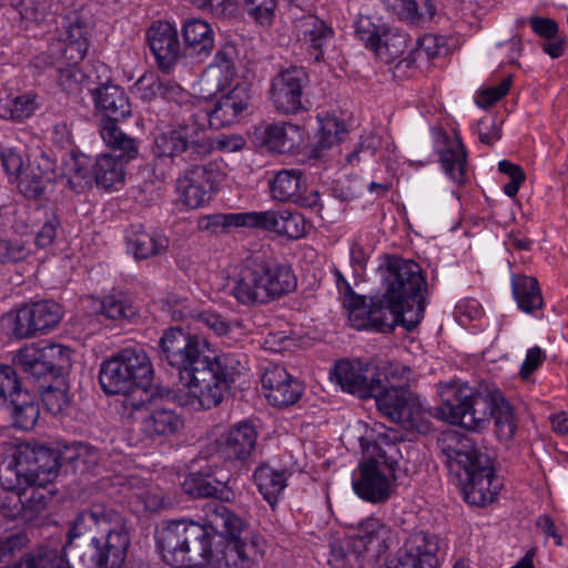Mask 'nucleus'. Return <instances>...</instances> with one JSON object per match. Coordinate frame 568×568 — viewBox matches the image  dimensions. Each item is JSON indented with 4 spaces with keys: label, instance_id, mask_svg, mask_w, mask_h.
I'll return each mask as SVG.
<instances>
[{
    "label": "nucleus",
    "instance_id": "nucleus-1",
    "mask_svg": "<svg viewBox=\"0 0 568 568\" xmlns=\"http://www.w3.org/2000/svg\"><path fill=\"white\" fill-rule=\"evenodd\" d=\"M204 510L203 524L175 519L156 527L162 560L173 568H252L263 556V540H244L242 519L221 501L209 503Z\"/></svg>",
    "mask_w": 568,
    "mask_h": 568
},
{
    "label": "nucleus",
    "instance_id": "nucleus-2",
    "mask_svg": "<svg viewBox=\"0 0 568 568\" xmlns=\"http://www.w3.org/2000/svg\"><path fill=\"white\" fill-rule=\"evenodd\" d=\"M204 345L199 336L180 327L164 331L159 342L161 358L178 368L185 381V390L178 396L180 405L194 410L217 406L241 365L233 354L205 355Z\"/></svg>",
    "mask_w": 568,
    "mask_h": 568
},
{
    "label": "nucleus",
    "instance_id": "nucleus-3",
    "mask_svg": "<svg viewBox=\"0 0 568 568\" xmlns=\"http://www.w3.org/2000/svg\"><path fill=\"white\" fill-rule=\"evenodd\" d=\"M383 294L371 298V329L390 332L402 325L413 331L425 312L426 281L419 264L399 256H386L381 265Z\"/></svg>",
    "mask_w": 568,
    "mask_h": 568
},
{
    "label": "nucleus",
    "instance_id": "nucleus-4",
    "mask_svg": "<svg viewBox=\"0 0 568 568\" xmlns=\"http://www.w3.org/2000/svg\"><path fill=\"white\" fill-rule=\"evenodd\" d=\"M437 393L442 405L433 408L435 417L473 432L486 428L493 418L500 440L514 437L517 422L513 407L500 390L450 381L440 383Z\"/></svg>",
    "mask_w": 568,
    "mask_h": 568
},
{
    "label": "nucleus",
    "instance_id": "nucleus-5",
    "mask_svg": "<svg viewBox=\"0 0 568 568\" xmlns=\"http://www.w3.org/2000/svg\"><path fill=\"white\" fill-rule=\"evenodd\" d=\"M445 463L462 486L464 499L474 506L495 500L501 484L494 474L490 456L471 439L457 437L440 444Z\"/></svg>",
    "mask_w": 568,
    "mask_h": 568
},
{
    "label": "nucleus",
    "instance_id": "nucleus-6",
    "mask_svg": "<svg viewBox=\"0 0 568 568\" xmlns=\"http://www.w3.org/2000/svg\"><path fill=\"white\" fill-rule=\"evenodd\" d=\"M91 534L92 560L97 568H121L130 545L124 518L113 508L93 505L78 514L68 532L69 544Z\"/></svg>",
    "mask_w": 568,
    "mask_h": 568
},
{
    "label": "nucleus",
    "instance_id": "nucleus-7",
    "mask_svg": "<svg viewBox=\"0 0 568 568\" xmlns=\"http://www.w3.org/2000/svg\"><path fill=\"white\" fill-rule=\"evenodd\" d=\"M296 285L290 266L252 261L232 278L231 294L242 305H263L293 292Z\"/></svg>",
    "mask_w": 568,
    "mask_h": 568
},
{
    "label": "nucleus",
    "instance_id": "nucleus-8",
    "mask_svg": "<svg viewBox=\"0 0 568 568\" xmlns=\"http://www.w3.org/2000/svg\"><path fill=\"white\" fill-rule=\"evenodd\" d=\"M59 454L43 445L22 443L0 468V483L9 487L47 486L58 476Z\"/></svg>",
    "mask_w": 568,
    "mask_h": 568
},
{
    "label": "nucleus",
    "instance_id": "nucleus-9",
    "mask_svg": "<svg viewBox=\"0 0 568 568\" xmlns=\"http://www.w3.org/2000/svg\"><path fill=\"white\" fill-rule=\"evenodd\" d=\"M91 93L95 109L105 116L100 124L102 140L114 151H119L120 158H135V140L123 133L116 124V121L131 114V104L124 89L118 84L102 83L93 87Z\"/></svg>",
    "mask_w": 568,
    "mask_h": 568
},
{
    "label": "nucleus",
    "instance_id": "nucleus-10",
    "mask_svg": "<svg viewBox=\"0 0 568 568\" xmlns=\"http://www.w3.org/2000/svg\"><path fill=\"white\" fill-rule=\"evenodd\" d=\"M373 447L377 450L379 460L369 459L359 466L358 473L353 477V489L359 498L377 504L386 501L392 494L390 481L378 463H384L394 470L400 452L388 434H379L374 439Z\"/></svg>",
    "mask_w": 568,
    "mask_h": 568
},
{
    "label": "nucleus",
    "instance_id": "nucleus-11",
    "mask_svg": "<svg viewBox=\"0 0 568 568\" xmlns=\"http://www.w3.org/2000/svg\"><path fill=\"white\" fill-rule=\"evenodd\" d=\"M214 144L205 134L200 116L193 114L174 129L161 133L154 140L153 153L159 159L181 158L183 161L206 159Z\"/></svg>",
    "mask_w": 568,
    "mask_h": 568
},
{
    "label": "nucleus",
    "instance_id": "nucleus-12",
    "mask_svg": "<svg viewBox=\"0 0 568 568\" xmlns=\"http://www.w3.org/2000/svg\"><path fill=\"white\" fill-rule=\"evenodd\" d=\"M0 409L8 412L12 426L29 430L39 418V406L34 397L22 390L13 367L0 364Z\"/></svg>",
    "mask_w": 568,
    "mask_h": 568
},
{
    "label": "nucleus",
    "instance_id": "nucleus-13",
    "mask_svg": "<svg viewBox=\"0 0 568 568\" xmlns=\"http://www.w3.org/2000/svg\"><path fill=\"white\" fill-rule=\"evenodd\" d=\"M308 74L302 67H290L280 71L271 81L268 99L274 109L285 115L307 110L305 89Z\"/></svg>",
    "mask_w": 568,
    "mask_h": 568
},
{
    "label": "nucleus",
    "instance_id": "nucleus-14",
    "mask_svg": "<svg viewBox=\"0 0 568 568\" xmlns=\"http://www.w3.org/2000/svg\"><path fill=\"white\" fill-rule=\"evenodd\" d=\"M14 363L34 379L61 374L71 365L70 349L59 344L27 345L18 351Z\"/></svg>",
    "mask_w": 568,
    "mask_h": 568
},
{
    "label": "nucleus",
    "instance_id": "nucleus-15",
    "mask_svg": "<svg viewBox=\"0 0 568 568\" xmlns=\"http://www.w3.org/2000/svg\"><path fill=\"white\" fill-rule=\"evenodd\" d=\"M99 383L108 395H122V406L126 410H139L150 403V393L144 386H135L124 373L119 358L113 355L103 361L99 373Z\"/></svg>",
    "mask_w": 568,
    "mask_h": 568
},
{
    "label": "nucleus",
    "instance_id": "nucleus-16",
    "mask_svg": "<svg viewBox=\"0 0 568 568\" xmlns=\"http://www.w3.org/2000/svg\"><path fill=\"white\" fill-rule=\"evenodd\" d=\"M223 173L216 163L192 165L178 179V190L190 209L209 203L221 182Z\"/></svg>",
    "mask_w": 568,
    "mask_h": 568
},
{
    "label": "nucleus",
    "instance_id": "nucleus-17",
    "mask_svg": "<svg viewBox=\"0 0 568 568\" xmlns=\"http://www.w3.org/2000/svg\"><path fill=\"white\" fill-rule=\"evenodd\" d=\"M378 412L388 420L413 427L422 412L418 397L407 386H388L374 392Z\"/></svg>",
    "mask_w": 568,
    "mask_h": 568
},
{
    "label": "nucleus",
    "instance_id": "nucleus-18",
    "mask_svg": "<svg viewBox=\"0 0 568 568\" xmlns=\"http://www.w3.org/2000/svg\"><path fill=\"white\" fill-rule=\"evenodd\" d=\"M67 41L62 55L68 60L81 61L88 52V36L93 27V16L89 7L80 1H72L63 13Z\"/></svg>",
    "mask_w": 568,
    "mask_h": 568
},
{
    "label": "nucleus",
    "instance_id": "nucleus-19",
    "mask_svg": "<svg viewBox=\"0 0 568 568\" xmlns=\"http://www.w3.org/2000/svg\"><path fill=\"white\" fill-rule=\"evenodd\" d=\"M373 364H363L359 361L342 359L335 364L333 378L344 392L361 398L371 397L382 384L376 377Z\"/></svg>",
    "mask_w": 568,
    "mask_h": 568
},
{
    "label": "nucleus",
    "instance_id": "nucleus-20",
    "mask_svg": "<svg viewBox=\"0 0 568 568\" xmlns=\"http://www.w3.org/2000/svg\"><path fill=\"white\" fill-rule=\"evenodd\" d=\"M271 195L278 202H292L314 209L320 205V193L307 191L306 179L300 170H282L270 181Z\"/></svg>",
    "mask_w": 568,
    "mask_h": 568
},
{
    "label": "nucleus",
    "instance_id": "nucleus-21",
    "mask_svg": "<svg viewBox=\"0 0 568 568\" xmlns=\"http://www.w3.org/2000/svg\"><path fill=\"white\" fill-rule=\"evenodd\" d=\"M250 101L251 95L247 88L243 84H236L216 101L210 112L201 111L193 115L200 116V123L206 121L211 129L220 130L237 123Z\"/></svg>",
    "mask_w": 568,
    "mask_h": 568
},
{
    "label": "nucleus",
    "instance_id": "nucleus-22",
    "mask_svg": "<svg viewBox=\"0 0 568 568\" xmlns=\"http://www.w3.org/2000/svg\"><path fill=\"white\" fill-rule=\"evenodd\" d=\"M261 382L267 402L276 407L295 404L303 393L302 384L277 364L265 367Z\"/></svg>",
    "mask_w": 568,
    "mask_h": 568
},
{
    "label": "nucleus",
    "instance_id": "nucleus-23",
    "mask_svg": "<svg viewBox=\"0 0 568 568\" xmlns=\"http://www.w3.org/2000/svg\"><path fill=\"white\" fill-rule=\"evenodd\" d=\"M237 52L234 45L225 44L215 54L214 60L203 72L200 80V91L206 97H213L232 85L235 79V59Z\"/></svg>",
    "mask_w": 568,
    "mask_h": 568
},
{
    "label": "nucleus",
    "instance_id": "nucleus-24",
    "mask_svg": "<svg viewBox=\"0 0 568 568\" xmlns=\"http://www.w3.org/2000/svg\"><path fill=\"white\" fill-rule=\"evenodd\" d=\"M252 227L274 232L292 240L303 237L308 227L305 217L301 213L287 210L252 212Z\"/></svg>",
    "mask_w": 568,
    "mask_h": 568
},
{
    "label": "nucleus",
    "instance_id": "nucleus-25",
    "mask_svg": "<svg viewBox=\"0 0 568 568\" xmlns=\"http://www.w3.org/2000/svg\"><path fill=\"white\" fill-rule=\"evenodd\" d=\"M148 43L163 71H169L180 58L178 31L169 22H154L148 31Z\"/></svg>",
    "mask_w": 568,
    "mask_h": 568
},
{
    "label": "nucleus",
    "instance_id": "nucleus-26",
    "mask_svg": "<svg viewBox=\"0 0 568 568\" xmlns=\"http://www.w3.org/2000/svg\"><path fill=\"white\" fill-rule=\"evenodd\" d=\"M256 439L255 427L248 422H242L221 434L216 447L227 459L246 460L255 448Z\"/></svg>",
    "mask_w": 568,
    "mask_h": 568
},
{
    "label": "nucleus",
    "instance_id": "nucleus-27",
    "mask_svg": "<svg viewBox=\"0 0 568 568\" xmlns=\"http://www.w3.org/2000/svg\"><path fill=\"white\" fill-rule=\"evenodd\" d=\"M141 413V432L148 437L168 436L176 433L183 426V420L172 409L155 405L150 398L139 410Z\"/></svg>",
    "mask_w": 568,
    "mask_h": 568
},
{
    "label": "nucleus",
    "instance_id": "nucleus-28",
    "mask_svg": "<svg viewBox=\"0 0 568 568\" xmlns=\"http://www.w3.org/2000/svg\"><path fill=\"white\" fill-rule=\"evenodd\" d=\"M57 179L55 162L47 153H40L32 164H28V172L19 183L20 192L29 199L43 194L49 184Z\"/></svg>",
    "mask_w": 568,
    "mask_h": 568
},
{
    "label": "nucleus",
    "instance_id": "nucleus-29",
    "mask_svg": "<svg viewBox=\"0 0 568 568\" xmlns=\"http://www.w3.org/2000/svg\"><path fill=\"white\" fill-rule=\"evenodd\" d=\"M114 355L133 384L146 387L153 376L152 363L146 352L141 346H130Z\"/></svg>",
    "mask_w": 568,
    "mask_h": 568
},
{
    "label": "nucleus",
    "instance_id": "nucleus-30",
    "mask_svg": "<svg viewBox=\"0 0 568 568\" xmlns=\"http://www.w3.org/2000/svg\"><path fill=\"white\" fill-rule=\"evenodd\" d=\"M128 250L136 260L161 255L169 247V239L158 232H148L143 227L132 230L126 235Z\"/></svg>",
    "mask_w": 568,
    "mask_h": 568
},
{
    "label": "nucleus",
    "instance_id": "nucleus-31",
    "mask_svg": "<svg viewBox=\"0 0 568 568\" xmlns=\"http://www.w3.org/2000/svg\"><path fill=\"white\" fill-rule=\"evenodd\" d=\"M189 54L206 58L214 47L213 30L205 21L192 19L184 23L182 30Z\"/></svg>",
    "mask_w": 568,
    "mask_h": 568
},
{
    "label": "nucleus",
    "instance_id": "nucleus-32",
    "mask_svg": "<svg viewBox=\"0 0 568 568\" xmlns=\"http://www.w3.org/2000/svg\"><path fill=\"white\" fill-rule=\"evenodd\" d=\"M302 129L293 123H272L264 129V143L274 152H288L303 143Z\"/></svg>",
    "mask_w": 568,
    "mask_h": 568
},
{
    "label": "nucleus",
    "instance_id": "nucleus-33",
    "mask_svg": "<svg viewBox=\"0 0 568 568\" xmlns=\"http://www.w3.org/2000/svg\"><path fill=\"white\" fill-rule=\"evenodd\" d=\"M335 282L339 294L342 295L343 305L348 311V322L356 329L371 328V321L364 318L368 316V307L362 296L354 293L349 283L345 280L343 274L338 271H334Z\"/></svg>",
    "mask_w": 568,
    "mask_h": 568
},
{
    "label": "nucleus",
    "instance_id": "nucleus-34",
    "mask_svg": "<svg viewBox=\"0 0 568 568\" xmlns=\"http://www.w3.org/2000/svg\"><path fill=\"white\" fill-rule=\"evenodd\" d=\"M60 468L65 466L73 473H89L100 460L99 452L91 445L84 443H74L65 446L62 450L58 452Z\"/></svg>",
    "mask_w": 568,
    "mask_h": 568
},
{
    "label": "nucleus",
    "instance_id": "nucleus-35",
    "mask_svg": "<svg viewBox=\"0 0 568 568\" xmlns=\"http://www.w3.org/2000/svg\"><path fill=\"white\" fill-rule=\"evenodd\" d=\"M445 148L439 151V161L445 173L456 183H463L466 176L467 153L460 139L444 136Z\"/></svg>",
    "mask_w": 568,
    "mask_h": 568
},
{
    "label": "nucleus",
    "instance_id": "nucleus-36",
    "mask_svg": "<svg viewBox=\"0 0 568 568\" xmlns=\"http://www.w3.org/2000/svg\"><path fill=\"white\" fill-rule=\"evenodd\" d=\"M404 21L413 24L430 21L436 14L433 0H382Z\"/></svg>",
    "mask_w": 568,
    "mask_h": 568
},
{
    "label": "nucleus",
    "instance_id": "nucleus-37",
    "mask_svg": "<svg viewBox=\"0 0 568 568\" xmlns=\"http://www.w3.org/2000/svg\"><path fill=\"white\" fill-rule=\"evenodd\" d=\"M21 503V519L26 523H32L44 517L52 501V491L45 486H23Z\"/></svg>",
    "mask_w": 568,
    "mask_h": 568
},
{
    "label": "nucleus",
    "instance_id": "nucleus-38",
    "mask_svg": "<svg viewBox=\"0 0 568 568\" xmlns=\"http://www.w3.org/2000/svg\"><path fill=\"white\" fill-rule=\"evenodd\" d=\"M303 34L311 54L314 55L315 61H321L325 48L333 42V29L317 17L308 16L303 21Z\"/></svg>",
    "mask_w": 568,
    "mask_h": 568
},
{
    "label": "nucleus",
    "instance_id": "nucleus-39",
    "mask_svg": "<svg viewBox=\"0 0 568 568\" xmlns=\"http://www.w3.org/2000/svg\"><path fill=\"white\" fill-rule=\"evenodd\" d=\"M65 65L60 64L58 71V84L69 95H79L83 90L92 91L97 83L91 74H88L78 65L79 61L68 60Z\"/></svg>",
    "mask_w": 568,
    "mask_h": 568
},
{
    "label": "nucleus",
    "instance_id": "nucleus-40",
    "mask_svg": "<svg viewBox=\"0 0 568 568\" xmlns=\"http://www.w3.org/2000/svg\"><path fill=\"white\" fill-rule=\"evenodd\" d=\"M253 478L263 498L271 506H274L286 487V471L274 469L264 464L256 468Z\"/></svg>",
    "mask_w": 568,
    "mask_h": 568
},
{
    "label": "nucleus",
    "instance_id": "nucleus-41",
    "mask_svg": "<svg viewBox=\"0 0 568 568\" xmlns=\"http://www.w3.org/2000/svg\"><path fill=\"white\" fill-rule=\"evenodd\" d=\"M407 41V36L404 32L385 24L372 51L381 60L390 63L405 53Z\"/></svg>",
    "mask_w": 568,
    "mask_h": 568
},
{
    "label": "nucleus",
    "instance_id": "nucleus-42",
    "mask_svg": "<svg viewBox=\"0 0 568 568\" xmlns=\"http://www.w3.org/2000/svg\"><path fill=\"white\" fill-rule=\"evenodd\" d=\"M511 290L519 308L524 312L532 313L535 310L541 308L544 302L535 277L514 274Z\"/></svg>",
    "mask_w": 568,
    "mask_h": 568
},
{
    "label": "nucleus",
    "instance_id": "nucleus-43",
    "mask_svg": "<svg viewBox=\"0 0 568 568\" xmlns=\"http://www.w3.org/2000/svg\"><path fill=\"white\" fill-rule=\"evenodd\" d=\"M252 212L217 213L199 219L197 227L203 232L216 234L227 232L232 227H252Z\"/></svg>",
    "mask_w": 568,
    "mask_h": 568
},
{
    "label": "nucleus",
    "instance_id": "nucleus-44",
    "mask_svg": "<svg viewBox=\"0 0 568 568\" xmlns=\"http://www.w3.org/2000/svg\"><path fill=\"white\" fill-rule=\"evenodd\" d=\"M184 489L193 497L216 498L229 500L233 495L226 483L210 477L191 475L184 483Z\"/></svg>",
    "mask_w": 568,
    "mask_h": 568
},
{
    "label": "nucleus",
    "instance_id": "nucleus-45",
    "mask_svg": "<svg viewBox=\"0 0 568 568\" xmlns=\"http://www.w3.org/2000/svg\"><path fill=\"white\" fill-rule=\"evenodd\" d=\"M67 566L65 558L57 549L38 548L26 554L11 567L2 566L0 568H67Z\"/></svg>",
    "mask_w": 568,
    "mask_h": 568
},
{
    "label": "nucleus",
    "instance_id": "nucleus-46",
    "mask_svg": "<svg viewBox=\"0 0 568 568\" xmlns=\"http://www.w3.org/2000/svg\"><path fill=\"white\" fill-rule=\"evenodd\" d=\"M93 175L98 185L111 189L124 179L122 162L110 154H102L95 161Z\"/></svg>",
    "mask_w": 568,
    "mask_h": 568
},
{
    "label": "nucleus",
    "instance_id": "nucleus-47",
    "mask_svg": "<svg viewBox=\"0 0 568 568\" xmlns=\"http://www.w3.org/2000/svg\"><path fill=\"white\" fill-rule=\"evenodd\" d=\"M93 307L97 312L112 321L129 320L135 315L134 307L121 293L104 296L102 300H94Z\"/></svg>",
    "mask_w": 568,
    "mask_h": 568
},
{
    "label": "nucleus",
    "instance_id": "nucleus-48",
    "mask_svg": "<svg viewBox=\"0 0 568 568\" xmlns=\"http://www.w3.org/2000/svg\"><path fill=\"white\" fill-rule=\"evenodd\" d=\"M7 321L16 338H32L40 334L30 304L8 313Z\"/></svg>",
    "mask_w": 568,
    "mask_h": 568
},
{
    "label": "nucleus",
    "instance_id": "nucleus-49",
    "mask_svg": "<svg viewBox=\"0 0 568 568\" xmlns=\"http://www.w3.org/2000/svg\"><path fill=\"white\" fill-rule=\"evenodd\" d=\"M60 7V3L53 0H20L18 11L27 23L39 24L58 13Z\"/></svg>",
    "mask_w": 568,
    "mask_h": 568
},
{
    "label": "nucleus",
    "instance_id": "nucleus-50",
    "mask_svg": "<svg viewBox=\"0 0 568 568\" xmlns=\"http://www.w3.org/2000/svg\"><path fill=\"white\" fill-rule=\"evenodd\" d=\"M26 232L12 235L11 237H0V262L2 264L17 263L31 255V245L28 239H23Z\"/></svg>",
    "mask_w": 568,
    "mask_h": 568
},
{
    "label": "nucleus",
    "instance_id": "nucleus-51",
    "mask_svg": "<svg viewBox=\"0 0 568 568\" xmlns=\"http://www.w3.org/2000/svg\"><path fill=\"white\" fill-rule=\"evenodd\" d=\"M388 530L384 524L377 518H367L359 524L357 527L355 538V547H363L365 550L368 545L377 542V547H381L385 542V537Z\"/></svg>",
    "mask_w": 568,
    "mask_h": 568
},
{
    "label": "nucleus",
    "instance_id": "nucleus-52",
    "mask_svg": "<svg viewBox=\"0 0 568 568\" xmlns=\"http://www.w3.org/2000/svg\"><path fill=\"white\" fill-rule=\"evenodd\" d=\"M40 334L54 328L62 318L61 306L53 301H41L30 304Z\"/></svg>",
    "mask_w": 568,
    "mask_h": 568
},
{
    "label": "nucleus",
    "instance_id": "nucleus-53",
    "mask_svg": "<svg viewBox=\"0 0 568 568\" xmlns=\"http://www.w3.org/2000/svg\"><path fill=\"white\" fill-rule=\"evenodd\" d=\"M0 161L10 182L20 183L24 173L28 172L27 154L17 148H3L0 151Z\"/></svg>",
    "mask_w": 568,
    "mask_h": 568
},
{
    "label": "nucleus",
    "instance_id": "nucleus-54",
    "mask_svg": "<svg viewBox=\"0 0 568 568\" xmlns=\"http://www.w3.org/2000/svg\"><path fill=\"white\" fill-rule=\"evenodd\" d=\"M91 160L84 154H71L64 162V171L69 176V183L72 187L81 186L91 182Z\"/></svg>",
    "mask_w": 568,
    "mask_h": 568
},
{
    "label": "nucleus",
    "instance_id": "nucleus-55",
    "mask_svg": "<svg viewBox=\"0 0 568 568\" xmlns=\"http://www.w3.org/2000/svg\"><path fill=\"white\" fill-rule=\"evenodd\" d=\"M346 132L345 124L336 118L325 119L321 124L318 141L315 146L316 155L322 156V153L338 143Z\"/></svg>",
    "mask_w": 568,
    "mask_h": 568
},
{
    "label": "nucleus",
    "instance_id": "nucleus-56",
    "mask_svg": "<svg viewBox=\"0 0 568 568\" xmlns=\"http://www.w3.org/2000/svg\"><path fill=\"white\" fill-rule=\"evenodd\" d=\"M346 132L345 124L336 118L325 119L321 124L318 141L315 146L316 155L322 156V153L338 143Z\"/></svg>",
    "mask_w": 568,
    "mask_h": 568
},
{
    "label": "nucleus",
    "instance_id": "nucleus-57",
    "mask_svg": "<svg viewBox=\"0 0 568 568\" xmlns=\"http://www.w3.org/2000/svg\"><path fill=\"white\" fill-rule=\"evenodd\" d=\"M376 377L382 378L379 388L388 386H407L412 371L408 366L398 363H384L383 365H374Z\"/></svg>",
    "mask_w": 568,
    "mask_h": 568
},
{
    "label": "nucleus",
    "instance_id": "nucleus-58",
    "mask_svg": "<svg viewBox=\"0 0 568 568\" xmlns=\"http://www.w3.org/2000/svg\"><path fill=\"white\" fill-rule=\"evenodd\" d=\"M246 14L261 26H271L276 10V0H237Z\"/></svg>",
    "mask_w": 568,
    "mask_h": 568
},
{
    "label": "nucleus",
    "instance_id": "nucleus-59",
    "mask_svg": "<svg viewBox=\"0 0 568 568\" xmlns=\"http://www.w3.org/2000/svg\"><path fill=\"white\" fill-rule=\"evenodd\" d=\"M0 515L7 519H21L22 487H9L0 483Z\"/></svg>",
    "mask_w": 568,
    "mask_h": 568
},
{
    "label": "nucleus",
    "instance_id": "nucleus-60",
    "mask_svg": "<svg viewBox=\"0 0 568 568\" xmlns=\"http://www.w3.org/2000/svg\"><path fill=\"white\" fill-rule=\"evenodd\" d=\"M162 312L171 317L172 321H185L193 318L196 321L195 310L192 302L176 294H169L162 302Z\"/></svg>",
    "mask_w": 568,
    "mask_h": 568
},
{
    "label": "nucleus",
    "instance_id": "nucleus-61",
    "mask_svg": "<svg viewBox=\"0 0 568 568\" xmlns=\"http://www.w3.org/2000/svg\"><path fill=\"white\" fill-rule=\"evenodd\" d=\"M163 82L159 77L153 72H149L138 79L131 91L138 99L150 102L161 94Z\"/></svg>",
    "mask_w": 568,
    "mask_h": 568
},
{
    "label": "nucleus",
    "instance_id": "nucleus-62",
    "mask_svg": "<svg viewBox=\"0 0 568 568\" xmlns=\"http://www.w3.org/2000/svg\"><path fill=\"white\" fill-rule=\"evenodd\" d=\"M61 227L60 217L53 213H47L40 229L34 234V245L45 248L53 244Z\"/></svg>",
    "mask_w": 568,
    "mask_h": 568
},
{
    "label": "nucleus",
    "instance_id": "nucleus-63",
    "mask_svg": "<svg viewBox=\"0 0 568 568\" xmlns=\"http://www.w3.org/2000/svg\"><path fill=\"white\" fill-rule=\"evenodd\" d=\"M385 24H376L368 16H361L355 22V33L372 50Z\"/></svg>",
    "mask_w": 568,
    "mask_h": 568
},
{
    "label": "nucleus",
    "instance_id": "nucleus-64",
    "mask_svg": "<svg viewBox=\"0 0 568 568\" xmlns=\"http://www.w3.org/2000/svg\"><path fill=\"white\" fill-rule=\"evenodd\" d=\"M42 402L53 415L62 413L69 406V396L65 388L48 386L42 392Z\"/></svg>",
    "mask_w": 568,
    "mask_h": 568
}]
</instances>
